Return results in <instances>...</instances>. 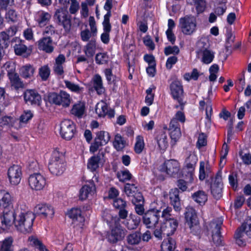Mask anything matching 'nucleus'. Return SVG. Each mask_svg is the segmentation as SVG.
Returning a JSON list of instances; mask_svg holds the SVG:
<instances>
[{
	"instance_id": "1",
	"label": "nucleus",
	"mask_w": 251,
	"mask_h": 251,
	"mask_svg": "<svg viewBox=\"0 0 251 251\" xmlns=\"http://www.w3.org/2000/svg\"><path fill=\"white\" fill-rule=\"evenodd\" d=\"M35 216L32 212H21L16 216L15 226L17 229L23 233L31 231Z\"/></svg>"
},
{
	"instance_id": "2",
	"label": "nucleus",
	"mask_w": 251,
	"mask_h": 251,
	"mask_svg": "<svg viewBox=\"0 0 251 251\" xmlns=\"http://www.w3.org/2000/svg\"><path fill=\"white\" fill-rule=\"evenodd\" d=\"M65 166L63 153L60 152L58 150L56 149L53 151L49 163L48 167L50 171L54 175L59 176L65 171Z\"/></svg>"
},
{
	"instance_id": "3",
	"label": "nucleus",
	"mask_w": 251,
	"mask_h": 251,
	"mask_svg": "<svg viewBox=\"0 0 251 251\" xmlns=\"http://www.w3.org/2000/svg\"><path fill=\"white\" fill-rule=\"evenodd\" d=\"M189 178L190 179V177ZM191 183L190 179L188 181H186L182 179H179L177 180L176 183L177 187L172 189L170 192L171 203L176 211H179L181 209L179 190L182 192L186 191L188 188V184Z\"/></svg>"
},
{
	"instance_id": "4",
	"label": "nucleus",
	"mask_w": 251,
	"mask_h": 251,
	"mask_svg": "<svg viewBox=\"0 0 251 251\" xmlns=\"http://www.w3.org/2000/svg\"><path fill=\"white\" fill-rule=\"evenodd\" d=\"M55 22L63 27L65 31L69 33L71 29V16L69 14L66 8H59L56 10L53 15Z\"/></svg>"
},
{
	"instance_id": "5",
	"label": "nucleus",
	"mask_w": 251,
	"mask_h": 251,
	"mask_svg": "<svg viewBox=\"0 0 251 251\" xmlns=\"http://www.w3.org/2000/svg\"><path fill=\"white\" fill-rule=\"evenodd\" d=\"M185 218L186 224L188 226L191 232L194 235H199L201 231L199 221L195 210L191 207H188L185 212Z\"/></svg>"
},
{
	"instance_id": "6",
	"label": "nucleus",
	"mask_w": 251,
	"mask_h": 251,
	"mask_svg": "<svg viewBox=\"0 0 251 251\" xmlns=\"http://www.w3.org/2000/svg\"><path fill=\"white\" fill-rule=\"evenodd\" d=\"M162 207L156 206L147 211L142 216L143 224L148 228H154L158 224Z\"/></svg>"
},
{
	"instance_id": "7",
	"label": "nucleus",
	"mask_w": 251,
	"mask_h": 251,
	"mask_svg": "<svg viewBox=\"0 0 251 251\" xmlns=\"http://www.w3.org/2000/svg\"><path fill=\"white\" fill-rule=\"evenodd\" d=\"M246 236L251 239V218L242 224L234 234L236 244L242 246L245 245Z\"/></svg>"
},
{
	"instance_id": "8",
	"label": "nucleus",
	"mask_w": 251,
	"mask_h": 251,
	"mask_svg": "<svg viewBox=\"0 0 251 251\" xmlns=\"http://www.w3.org/2000/svg\"><path fill=\"white\" fill-rule=\"evenodd\" d=\"M49 101L58 105H62L64 107L69 106L72 99L67 92L61 91L59 93H51L48 96Z\"/></svg>"
},
{
	"instance_id": "9",
	"label": "nucleus",
	"mask_w": 251,
	"mask_h": 251,
	"mask_svg": "<svg viewBox=\"0 0 251 251\" xmlns=\"http://www.w3.org/2000/svg\"><path fill=\"white\" fill-rule=\"evenodd\" d=\"M179 26L184 34H191L195 30L196 27L195 18L192 15H186L181 18L179 21Z\"/></svg>"
},
{
	"instance_id": "10",
	"label": "nucleus",
	"mask_w": 251,
	"mask_h": 251,
	"mask_svg": "<svg viewBox=\"0 0 251 251\" xmlns=\"http://www.w3.org/2000/svg\"><path fill=\"white\" fill-rule=\"evenodd\" d=\"M16 216L13 207L4 209L2 215L0 216V228L6 230L15 224Z\"/></svg>"
},
{
	"instance_id": "11",
	"label": "nucleus",
	"mask_w": 251,
	"mask_h": 251,
	"mask_svg": "<svg viewBox=\"0 0 251 251\" xmlns=\"http://www.w3.org/2000/svg\"><path fill=\"white\" fill-rule=\"evenodd\" d=\"M60 134L61 137L67 140H71L76 132L74 123L69 119H65L60 124Z\"/></svg>"
},
{
	"instance_id": "12",
	"label": "nucleus",
	"mask_w": 251,
	"mask_h": 251,
	"mask_svg": "<svg viewBox=\"0 0 251 251\" xmlns=\"http://www.w3.org/2000/svg\"><path fill=\"white\" fill-rule=\"evenodd\" d=\"M124 190L127 196L130 198L132 203H135L136 202H143V196L135 184L126 183L125 185Z\"/></svg>"
},
{
	"instance_id": "13",
	"label": "nucleus",
	"mask_w": 251,
	"mask_h": 251,
	"mask_svg": "<svg viewBox=\"0 0 251 251\" xmlns=\"http://www.w3.org/2000/svg\"><path fill=\"white\" fill-rule=\"evenodd\" d=\"M28 184L30 188L36 191L43 189L46 185L45 177L39 173H34L29 176Z\"/></svg>"
},
{
	"instance_id": "14",
	"label": "nucleus",
	"mask_w": 251,
	"mask_h": 251,
	"mask_svg": "<svg viewBox=\"0 0 251 251\" xmlns=\"http://www.w3.org/2000/svg\"><path fill=\"white\" fill-rule=\"evenodd\" d=\"M222 224L221 220H214L210 223L209 230L212 232L213 241L216 246H219L222 244V237L220 231Z\"/></svg>"
},
{
	"instance_id": "15",
	"label": "nucleus",
	"mask_w": 251,
	"mask_h": 251,
	"mask_svg": "<svg viewBox=\"0 0 251 251\" xmlns=\"http://www.w3.org/2000/svg\"><path fill=\"white\" fill-rule=\"evenodd\" d=\"M223 183L222 173L219 171L215 177V180L211 185V192L215 199L218 200L222 196Z\"/></svg>"
},
{
	"instance_id": "16",
	"label": "nucleus",
	"mask_w": 251,
	"mask_h": 251,
	"mask_svg": "<svg viewBox=\"0 0 251 251\" xmlns=\"http://www.w3.org/2000/svg\"><path fill=\"white\" fill-rule=\"evenodd\" d=\"M170 89L174 99L177 100L181 109L182 110L184 104L182 102L181 97L182 96L183 90L180 82L178 80L172 82L170 84Z\"/></svg>"
},
{
	"instance_id": "17",
	"label": "nucleus",
	"mask_w": 251,
	"mask_h": 251,
	"mask_svg": "<svg viewBox=\"0 0 251 251\" xmlns=\"http://www.w3.org/2000/svg\"><path fill=\"white\" fill-rule=\"evenodd\" d=\"M7 175L10 183L16 185L20 183L21 179V168L19 165H14L9 168Z\"/></svg>"
},
{
	"instance_id": "18",
	"label": "nucleus",
	"mask_w": 251,
	"mask_h": 251,
	"mask_svg": "<svg viewBox=\"0 0 251 251\" xmlns=\"http://www.w3.org/2000/svg\"><path fill=\"white\" fill-rule=\"evenodd\" d=\"M197 161L198 158L194 154H190L186 160V165L183 169V172L187 173L185 176L190 177V183L193 180L194 172Z\"/></svg>"
},
{
	"instance_id": "19",
	"label": "nucleus",
	"mask_w": 251,
	"mask_h": 251,
	"mask_svg": "<svg viewBox=\"0 0 251 251\" xmlns=\"http://www.w3.org/2000/svg\"><path fill=\"white\" fill-rule=\"evenodd\" d=\"M125 236V230L121 226L117 225L113 227L110 232L107 234V239L109 242L115 243L123 240Z\"/></svg>"
},
{
	"instance_id": "20",
	"label": "nucleus",
	"mask_w": 251,
	"mask_h": 251,
	"mask_svg": "<svg viewBox=\"0 0 251 251\" xmlns=\"http://www.w3.org/2000/svg\"><path fill=\"white\" fill-rule=\"evenodd\" d=\"M178 226V222L175 219H168L161 225L162 231L164 236L172 235Z\"/></svg>"
},
{
	"instance_id": "21",
	"label": "nucleus",
	"mask_w": 251,
	"mask_h": 251,
	"mask_svg": "<svg viewBox=\"0 0 251 251\" xmlns=\"http://www.w3.org/2000/svg\"><path fill=\"white\" fill-rule=\"evenodd\" d=\"M34 212L36 215L42 218H46L48 216L51 218L54 213L53 207L50 205L45 203L37 205L34 208Z\"/></svg>"
},
{
	"instance_id": "22",
	"label": "nucleus",
	"mask_w": 251,
	"mask_h": 251,
	"mask_svg": "<svg viewBox=\"0 0 251 251\" xmlns=\"http://www.w3.org/2000/svg\"><path fill=\"white\" fill-rule=\"evenodd\" d=\"M24 96L27 104L40 105L42 100L41 97L36 91L26 90Z\"/></svg>"
},
{
	"instance_id": "23",
	"label": "nucleus",
	"mask_w": 251,
	"mask_h": 251,
	"mask_svg": "<svg viewBox=\"0 0 251 251\" xmlns=\"http://www.w3.org/2000/svg\"><path fill=\"white\" fill-rule=\"evenodd\" d=\"M69 217L72 219L73 224L74 226L82 227L84 222L85 219L81 214V211L79 208H74L68 212Z\"/></svg>"
},
{
	"instance_id": "24",
	"label": "nucleus",
	"mask_w": 251,
	"mask_h": 251,
	"mask_svg": "<svg viewBox=\"0 0 251 251\" xmlns=\"http://www.w3.org/2000/svg\"><path fill=\"white\" fill-rule=\"evenodd\" d=\"M37 43L39 50L46 53H51L54 50V47L51 38L43 37L38 41Z\"/></svg>"
},
{
	"instance_id": "25",
	"label": "nucleus",
	"mask_w": 251,
	"mask_h": 251,
	"mask_svg": "<svg viewBox=\"0 0 251 251\" xmlns=\"http://www.w3.org/2000/svg\"><path fill=\"white\" fill-rule=\"evenodd\" d=\"M24 41L20 40L19 38L15 37L11 40V43L15 44L13 46L16 54L22 55L28 52L30 53V50L28 49L27 47L23 44Z\"/></svg>"
},
{
	"instance_id": "26",
	"label": "nucleus",
	"mask_w": 251,
	"mask_h": 251,
	"mask_svg": "<svg viewBox=\"0 0 251 251\" xmlns=\"http://www.w3.org/2000/svg\"><path fill=\"white\" fill-rule=\"evenodd\" d=\"M185 121V117L183 112L178 111L175 114V116L171 119L168 130L180 129L179 122L184 123Z\"/></svg>"
},
{
	"instance_id": "27",
	"label": "nucleus",
	"mask_w": 251,
	"mask_h": 251,
	"mask_svg": "<svg viewBox=\"0 0 251 251\" xmlns=\"http://www.w3.org/2000/svg\"><path fill=\"white\" fill-rule=\"evenodd\" d=\"M164 168L166 173L171 176L177 174L179 171V163L176 160L171 159L166 161L164 163Z\"/></svg>"
},
{
	"instance_id": "28",
	"label": "nucleus",
	"mask_w": 251,
	"mask_h": 251,
	"mask_svg": "<svg viewBox=\"0 0 251 251\" xmlns=\"http://www.w3.org/2000/svg\"><path fill=\"white\" fill-rule=\"evenodd\" d=\"M96 191V187L94 181L89 182L88 184L84 185L80 190L79 198L81 200L86 199L89 195H93Z\"/></svg>"
},
{
	"instance_id": "29",
	"label": "nucleus",
	"mask_w": 251,
	"mask_h": 251,
	"mask_svg": "<svg viewBox=\"0 0 251 251\" xmlns=\"http://www.w3.org/2000/svg\"><path fill=\"white\" fill-rule=\"evenodd\" d=\"M113 205L116 209H119V217L122 219H126L128 214L127 211L125 209L126 206V201L121 198H118L114 200Z\"/></svg>"
},
{
	"instance_id": "30",
	"label": "nucleus",
	"mask_w": 251,
	"mask_h": 251,
	"mask_svg": "<svg viewBox=\"0 0 251 251\" xmlns=\"http://www.w3.org/2000/svg\"><path fill=\"white\" fill-rule=\"evenodd\" d=\"M0 207L4 209L13 207L11 196L4 190H0Z\"/></svg>"
},
{
	"instance_id": "31",
	"label": "nucleus",
	"mask_w": 251,
	"mask_h": 251,
	"mask_svg": "<svg viewBox=\"0 0 251 251\" xmlns=\"http://www.w3.org/2000/svg\"><path fill=\"white\" fill-rule=\"evenodd\" d=\"M141 221L140 217L135 215H131L126 219L123 224L129 230L134 229L137 227Z\"/></svg>"
},
{
	"instance_id": "32",
	"label": "nucleus",
	"mask_w": 251,
	"mask_h": 251,
	"mask_svg": "<svg viewBox=\"0 0 251 251\" xmlns=\"http://www.w3.org/2000/svg\"><path fill=\"white\" fill-rule=\"evenodd\" d=\"M167 139V136L166 134L162 131L159 132L156 137V140L158 147L162 150H165L168 146Z\"/></svg>"
},
{
	"instance_id": "33",
	"label": "nucleus",
	"mask_w": 251,
	"mask_h": 251,
	"mask_svg": "<svg viewBox=\"0 0 251 251\" xmlns=\"http://www.w3.org/2000/svg\"><path fill=\"white\" fill-rule=\"evenodd\" d=\"M192 199L200 204H204L207 201V196L202 190H199L192 195Z\"/></svg>"
},
{
	"instance_id": "34",
	"label": "nucleus",
	"mask_w": 251,
	"mask_h": 251,
	"mask_svg": "<svg viewBox=\"0 0 251 251\" xmlns=\"http://www.w3.org/2000/svg\"><path fill=\"white\" fill-rule=\"evenodd\" d=\"M85 108V103L83 102L79 101L73 105L71 110V113L78 118H80L84 113Z\"/></svg>"
},
{
	"instance_id": "35",
	"label": "nucleus",
	"mask_w": 251,
	"mask_h": 251,
	"mask_svg": "<svg viewBox=\"0 0 251 251\" xmlns=\"http://www.w3.org/2000/svg\"><path fill=\"white\" fill-rule=\"evenodd\" d=\"M8 77L10 80L12 86L14 87L15 89H18L24 87V84L17 73H15L11 74L8 76Z\"/></svg>"
},
{
	"instance_id": "36",
	"label": "nucleus",
	"mask_w": 251,
	"mask_h": 251,
	"mask_svg": "<svg viewBox=\"0 0 251 251\" xmlns=\"http://www.w3.org/2000/svg\"><path fill=\"white\" fill-rule=\"evenodd\" d=\"M51 15L46 12L42 11L39 14V17L37 20V22L40 27H44L46 25L51 19Z\"/></svg>"
},
{
	"instance_id": "37",
	"label": "nucleus",
	"mask_w": 251,
	"mask_h": 251,
	"mask_svg": "<svg viewBox=\"0 0 251 251\" xmlns=\"http://www.w3.org/2000/svg\"><path fill=\"white\" fill-rule=\"evenodd\" d=\"M13 242L12 237H7L0 242V251H13Z\"/></svg>"
},
{
	"instance_id": "38",
	"label": "nucleus",
	"mask_w": 251,
	"mask_h": 251,
	"mask_svg": "<svg viewBox=\"0 0 251 251\" xmlns=\"http://www.w3.org/2000/svg\"><path fill=\"white\" fill-rule=\"evenodd\" d=\"M96 49V41L95 40H90L84 47V51L85 55L89 57L93 56Z\"/></svg>"
},
{
	"instance_id": "39",
	"label": "nucleus",
	"mask_w": 251,
	"mask_h": 251,
	"mask_svg": "<svg viewBox=\"0 0 251 251\" xmlns=\"http://www.w3.org/2000/svg\"><path fill=\"white\" fill-rule=\"evenodd\" d=\"M126 240L130 245H138L141 240V233L138 231L133 232L127 236Z\"/></svg>"
},
{
	"instance_id": "40",
	"label": "nucleus",
	"mask_w": 251,
	"mask_h": 251,
	"mask_svg": "<svg viewBox=\"0 0 251 251\" xmlns=\"http://www.w3.org/2000/svg\"><path fill=\"white\" fill-rule=\"evenodd\" d=\"M100 160V155H97L91 157L88 161L87 168L92 172L96 171L99 167Z\"/></svg>"
},
{
	"instance_id": "41",
	"label": "nucleus",
	"mask_w": 251,
	"mask_h": 251,
	"mask_svg": "<svg viewBox=\"0 0 251 251\" xmlns=\"http://www.w3.org/2000/svg\"><path fill=\"white\" fill-rule=\"evenodd\" d=\"M35 69L31 65L23 66L21 69V75L25 78H31L33 76Z\"/></svg>"
},
{
	"instance_id": "42",
	"label": "nucleus",
	"mask_w": 251,
	"mask_h": 251,
	"mask_svg": "<svg viewBox=\"0 0 251 251\" xmlns=\"http://www.w3.org/2000/svg\"><path fill=\"white\" fill-rule=\"evenodd\" d=\"M93 86L98 94H101L103 93L104 89L102 85V82L101 76L99 75H95L94 79Z\"/></svg>"
},
{
	"instance_id": "43",
	"label": "nucleus",
	"mask_w": 251,
	"mask_h": 251,
	"mask_svg": "<svg viewBox=\"0 0 251 251\" xmlns=\"http://www.w3.org/2000/svg\"><path fill=\"white\" fill-rule=\"evenodd\" d=\"M188 3L191 5H196V8L198 13L202 12L206 7L204 0H186Z\"/></svg>"
},
{
	"instance_id": "44",
	"label": "nucleus",
	"mask_w": 251,
	"mask_h": 251,
	"mask_svg": "<svg viewBox=\"0 0 251 251\" xmlns=\"http://www.w3.org/2000/svg\"><path fill=\"white\" fill-rule=\"evenodd\" d=\"M30 244L35 246L38 251H49L42 243L36 237L30 236L28 238Z\"/></svg>"
},
{
	"instance_id": "45",
	"label": "nucleus",
	"mask_w": 251,
	"mask_h": 251,
	"mask_svg": "<svg viewBox=\"0 0 251 251\" xmlns=\"http://www.w3.org/2000/svg\"><path fill=\"white\" fill-rule=\"evenodd\" d=\"M214 57V53L207 49H205L202 51V62L204 64H209L213 60Z\"/></svg>"
},
{
	"instance_id": "46",
	"label": "nucleus",
	"mask_w": 251,
	"mask_h": 251,
	"mask_svg": "<svg viewBox=\"0 0 251 251\" xmlns=\"http://www.w3.org/2000/svg\"><path fill=\"white\" fill-rule=\"evenodd\" d=\"M176 242L171 238H169L166 242H163L161 245L162 251H175Z\"/></svg>"
},
{
	"instance_id": "47",
	"label": "nucleus",
	"mask_w": 251,
	"mask_h": 251,
	"mask_svg": "<svg viewBox=\"0 0 251 251\" xmlns=\"http://www.w3.org/2000/svg\"><path fill=\"white\" fill-rule=\"evenodd\" d=\"M125 145V141L123 140L122 137L119 134L115 136V140L113 142V145L118 151L122 150Z\"/></svg>"
},
{
	"instance_id": "48",
	"label": "nucleus",
	"mask_w": 251,
	"mask_h": 251,
	"mask_svg": "<svg viewBox=\"0 0 251 251\" xmlns=\"http://www.w3.org/2000/svg\"><path fill=\"white\" fill-rule=\"evenodd\" d=\"M50 69L48 65H45L40 68L39 75L43 81L47 80L50 75Z\"/></svg>"
},
{
	"instance_id": "49",
	"label": "nucleus",
	"mask_w": 251,
	"mask_h": 251,
	"mask_svg": "<svg viewBox=\"0 0 251 251\" xmlns=\"http://www.w3.org/2000/svg\"><path fill=\"white\" fill-rule=\"evenodd\" d=\"M9 37L5 31L0 32V47L4 49L8 47L9 45Z\"/></svg>"
},
{
	"instance_id": "50",
	"label": "nucleus",
	"mask_w": 251,
	"mask_h": 251,
	"mask_svg": "<svg viewBox=\"0 0 251 251\" xmlns=\"http://www.w3.org/2000/svg\"><path fill=\"white\" fill-rule=\"evenodd\" d=\"M160 207H162L161 209H163L162 212V217L164 218L165 221L168 219H172L171 218L170 212L172 211V208L168 206H166L165 204L162 201L159 202Z\"/></svg>"
},
{
	"instance_id": "51",
	"label": "nucleus",
	"mask_w": 251,
	"mask_h": 251,
	"mask_svg": "<svg viewBox=\"0 0 251 251\" xmlns=\"http://www.w3.org/2000/svg\"><path fill=\"white\" fill-rule=\"evenodd\" d=\"M96 113L100 117L104 116L107 112V107L105 103H98L95 108Z\"/></svg>"
},
{
	"instance_id": "52",
	"label": "nucleus",
	"mask_w": 251,
	"mask_h": 251,
	"mask_svg": "<svg viewBox=\"0 0 251 251\" xmlns=\"http://www.w3.org/2000/svg\"><path fill=\"white\" fill-rule=\"evenodd\" d=\"M18 14L15 10L9 9L5 14V19L8 21H11L12 23L16 22L18 21Z\"/></svg>"
},
{
	"instance_id": "53",
	"label": "nucleus",
	"mask_w": 251,
	"mask_h": 251,
	"mask_svg": "<svg viewBox=\"0 0 251 251\" xmlns=\"http://www.w3.org/2000/svg\"><path fill=\"white\" fill-rule=\"evenodd\" d=\"M97 137L101 141L103 145H106L110 140V136L108 132L100 131L97 133Z\"/></svg>"
},
{
	"instance_id": "54",
	"label": "nucleus",
	"mask_w": 251,
	"mask_h": 251,
	"mask_svg": "<svg viewBox=\"0 0 251 251\" xmlns=\"http://www.w3.org/2000/svg\"><path fill=\"white\" fill-rule=\"evenodd\" d=\"M108 56L106 52H100L96 54L95 60L98 64H103L108 62Z\"/></svg>"
},
{
	"instance_id": "55",
	"label": "nucleus",
	"mask_w": 251,
	"mask_h": 251,
	"mask_svg": "<svg viewBox=\"0 0 251 251\" xmlns=\"http://www.w3.org/2000/svg\"><path fill=\"white\" fill-rule=\"evenodd\" d=\"M144 148V143L143 137L138 136L136 137V142L134 146V151L136 153H141Z\"/></svg>"
},
{
	"instance_id": "56",
	"label": "nucleus",
	"mask_w": 251,
	"mask_h": 251,
	"mask_svg": "<svg viewBox=\"0 0 251 251\" xmlns=\"http://www.w3.org/2000/svg\"><path fill=\"white\" fill-rule=\"evenodd\" d=\"M3 67L7 71L8 76L15 73L16 65L13 62L9 61L6 62Z\"/></svg>"
},
{
	"instance_id": "57",
	"label": "nucleus",
	"mask_w": 251,
	"mask_h": 251,
	"mask_svg": "<svg viewBox=\"0 0 251 251\" xmlns=\"http://www.w3.org/2000/svg\"><path fill=\"white\" fill-rule=\"evenodd\" d=\"M64 83L66 86L73 92L79 93L82 91V88L80 87L78 85L75 84L68 80H65Z\"/></svg>"
},
{
	"instance_id": "58",
	"label": "nucleus",
	"mask_w": 251,
	"mask_h": 251,
	"mask_svg": "<svg viewBox=\"0 0 251 251\" xmlns=\"http://www.w3.org/2000/svg\"><path fill=\"white\" fill-rule=\"evenodd\" d=\"M33 117V114L31 111H24L23 114L21 115L19 118L20 123L26 124L29 120H30Z\"/></svg>"
},
{
	"instance_id": "59",
	"label": "nucleus",
	"mask_w": 251,
	"mask_h": 251,
	"mask_svg": "<svg viewBox=\"0 0 251 251\" xmlns=\"http://www.w3.org/2000/svg\"><path fill=\"white\" fill-rule=\"evenodd\" d=\"M172 140L175 143L177 142L181 136V132L180 129L168 130Z\"/></svg>"
},
{
	"instance_id": "60",
	"label": "nucleus",
	"mask_w": 251,
	"mask_h": 251,
	"mask_svg": "<svg viewBox=\"0 0 251 251\" xmlns=\"http://www.w3.org/2000/svg\"><path fill=\"white\" fill-rule=\"evenodd\" d=\"M179 52V49L178 47L176 46H175L173 47L172 46H168L165 48L164 49V53L166 55H169L171 54H177Z\"/></svg>"
},
{
	"instance_id": "61",
	"label": "nucleus",
	"mask_w": 251,
	"mask_h": 251,
	"mask_svg": "<svg viewBox=\"0 0 251 251\" xmlns=\"http://www.w3.org/2000/svg\"><path fill=\"white\" fill-rule=\"evenodd\" d=\"M131 174L128 170L122 171L121 174H118V177L119 180L121 182H124L131 179Z\"/></svg>"
},
{
	"instance_id": "62",
	"label": "nucleus",
	"mask_w": 251,
	"mask_h": 251,
	"mask_svg": "<svg viewBox=\"0 0 251 251\" xmlns=\"http://www.w3.org/2000/svg\"><path fill=\"white\" fill-rule=\"evenodd\" d=\"M56 33V30L52 25H50L45 27L43 34L44 37L51 38V36Z\"/></svg>"
},
{
	"instance_id": "63",
	"label": "nucleus",
	"mask_w": 251,
	"mask_h": 251,
	"mask_svg": "<svg viewBox=\"0 0 251 251\" xmlns=\"http://www.w3.org/2000/svg\"><path fill=\"white\" fill-rule=\"evenodd\" d=\"M144 201L143 202H136L133 203L135 205V210L136 213L139 215H142L145 214V208L144 206Z\"/></svg>"
},
{
	"instance_id": "64",
	"label": "nucleus",
	"mask_w": 251,
	"mask_h": 251,
	"mask_svg": "<svg viewBox=\"0 0 251 251\" xmlns=\"http://www.w3.org/2000/svg\"><path fill=\"white\" fill-rule=\"evenodd\" d=\"M102 146H103V144L101 143V141L96 137L94 140V142L91 144L90 147V151L92 153H94Z\"/></svg>"
}]
</instances>
